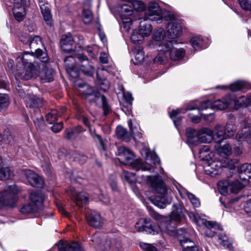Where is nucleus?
Instances as JSON below:
<instances>
[{"mask_svg": "<svg viewBox=\"0 0 251 251\" xmlns=\"http://www.w3.org/2000/svg\"><path fill=\"white\" fill-rule=\"evenodd\" d=\"M39 6L45 21L48 25H51L52 23V16L49 9V4L42 0H39Z\"/></svg>", "mask_w": 251, "mask_h": 251, "instance_id": "29", "label": "nucleus"}, {"mask_svg": "<svg viewBox=\"0 0 251 251\" xmlns=\"http://www.w3.org/2000/svg\"><path fill=\"white\" fill-rule=\"evenodd\" d=\"M144 37L138 31H134L131 35V41L134 44H141L143 40Z\"/></svg>", "mask_w": 251, "mask_h": 251, "instance_id": "54", "label": "nucleus"}, {"mask_svg": "<svg viewBox=\"0 0 251 251\" xmlns=\"http://www.w3.org/2000/svg\"><path fill=\"white\" fill-rule=\"evenodd\" d=\"M131 121L128 122V125L130 127L132 134L129 132L126 128L121 126H119L116 129V133L117 137L126 142H129L132 137V135H135L134 129L131 126Z\"/></svg>", "mask_w": 251, "mask_h": 251, "instance_id": "17", "label": "nucleus"}, {"mask_svg": "<svg viewBox=\"0 0 251 251\" xmlns=\"http://www.w3.org/2000/svg\"><path fill=\"white\" fill-rule=\"evenodd\" d=\"M162 10L160 8L158 4L154 1L149 3L148 10L145 14V19L155 21L157 24L162 23L161 12Z\"/></svg>", "mask_w": 251, "mask_h": 251, "instance_id": "8", "label": "nucleus"}, {"mask_svg": "<svg viewBox=\"0 0 251 251\" xmlns=\"http://www.w3.org/2000/svg\"><path fill=\"white\" fill-rule=\"evenodd\" d=\"M155 227V226L151 223L150 219L146 218L140 219L135 225V228L138 231H145L151 234H155V232H157Z\"/></svg>", "mask_w": 251, "mask_h": 251, "instance_id": "15", "label": "nucleus"}, {"mask_svg": "<svg viewBox=\"0 0 251 251\" xmlns=\"http://www.w3.org/2000/svg\"><path fill=\"white\" fill-rule=\"evenodd\" d=\"M161 18L162 19V21H163V18L167 21H175L174 20L175 16L173 14H172L170 12H169L168 11H164L163 10L161 12Z\"/></svg>", "mask_w": 251, "mask_h": 251, "instance_id": "58", "label": "nucleus"}, {"mask_svg": "<svg viewBox=\"0 0 251 251\" xmlns=\"http://www.w3.org/2000/svg\"><path fill=\"white\" fill-rule=\"evenodd\" d=\"M214 148L217 153L223 157L228 156L231 153V147L227 143L222 146L220 142H217L214 145Z\"/></svg>", "mask_w": 251, "mask_h": 251, "instance_id": "24", "label": "nucleus"}, {"mask_svg": "<svg viewBox=\"0 0 251 251\" xmlns=\"http://www.w3.org/2000/svg\"><path fill=\"white\" fill-rule=\"evenodd\" d=\"M131 5L132 8L137 11H143L146 9L145 3L141 1L132 0Z\"/></svg>", "mask_w": 251, "mask_h": 251, "instance_id": "52", "label": "nucleus"}, {"mask_svg": "<svg viewBox=\"0 0 251 251\" xmlns=\"http://www.w3.org/2000/svg\"><path fill=\"white\" fill-rule=\"evenodd\" d=\"M165 35V32L163 29L159 28L156 30L153 33V38L155 41H161L162 40L163 41L159 44V45L164 41H169V40H165L164 39Z\"/></svg>", "mask_w": 251, "mask_h": 251, "instance_id": "46", "label": "nucleus"}, {"mask_svg": "<svg viewBox=\"0 0 251 251\" xmlns=\"http://www.w3.org/2000/svg\"><path fill=\"white\" fill-rule=\"evenodd\" d=\"M76 119L82 122L83 124L88 128L89 132L91 136L97 140L100 144L101 149L104 151L106 150L104 140L102 139L101 136L96 132L95 129H93L89 119L82 112H79L76 116Z\"/></svg>", "mask_w": 251, "mask_h": 251, "instance_id": "9", "label": "nucleus"}, {"mask_svg": "<svg viewBox=\"0 0 251 251\" xmlns=\"http://www.w3.org/2000/svg\"><path fill=\"white\" fill-rule=\"evenodd\" d=\"M23 174L32 186L37 188H42L43 186L44 181L42 178L33 171L26 169L23 171Z\"/></svg>", "mask_w": 251, "mask_h": 251, "instance_id": "14", "label": "nucleus"}, {"mask_svg": "<svg viewBox=\"0 0 251 251\" xmlns=\"http://www.w3.org/2000/svg\"><path fill=\"white\" fill-rule=\"evenodd\" d=\"M57 120V112L52 110L46 115V121L49 124H53Z\"/></svg>", "mask_w": 251, "mask_h": 251, "instance_id": "48", "label": "nucleus"}, {"mask_svg": "<svg viewBox=\"0 0 251 251\" xmlns=\"http://www.w3.org/2000/svg\"><path fill=\"white\" fill-rule=\"evenodd\" d=\"M143 181H147L152 189L161 195L155 196L151 199V201L160 208H164L171 203V198L166 195V186L160 176H141Z\"/></svg>", "mask_w": 251, "mask_h": 251, "instance_id": "3", "label": "nucleus"}, {"mask_svg": "<svg viewBox=\"0 0 251 251\" xmlns=\"http://www.w3.org/2000/svg\"><path fill=\"white\" fill-rule=\"evenodd\" d=\"M17 193L18 190L14 185L10 186L8 190L0 192V203L3 206H14Z\"/></svg>", "mask_w": 251, "mask_h": 251, "instance_id": "7", "label": "nucleus"}, {"mask_svg": "<svg viewBox=\"0 0 251 251\" xmlns=\"http://www.w3.org/2000/svg\"><path fill=\"white\" fill-rule=\"evenodd\" d=\"M180 244L183 248L182 251H198V248L190 239L185 238L180 240Z\"/></svg>", "mask_w": 251, "mask_h": 251, "instance_id": "35", "label": "nucleus"}, {"mask_svg": "<svg viewBox=\"0 0 251 251\" xmlns=\"http://www.w3.org/2000/svg\"><path fill=\"white\" fill-rule=\"evenodd\" d=\"M38 210L36 207H35L32 204L29 203L24 205L20 210V212L24 214H28L30 213L36 212Z\"/></svg>", "mask_w": 251, "mask_h": 251, "instance_id": "45", "label": "nucleus"}, {"mask_svg": "<svg viewBox=\"0 0 251 251\" xmlns=\"http://www.w3.org/2000/svg\"><path fill=\"white\" fill-rule=\"evenodd\" d=\"M79 87L83 88L82 92L88 97L94 96L93 102L98 105L101 103L104 115H108L111 111V107L108 104L106 98L104 95H101L95 89L90 86L86 83L79 84Z\"/></svg>", "mask_w": 251, "mask_h": 251, "instance_id": "5", "label": "nucleus"}, {"mask_svg": "<svg viewBox=\"0 0 251 251\" xmlns=\"http://www.w3.org/2000/svg\"><path fill=\"white\" fill-rule=\"evenodd\" d=\"M91 240L96 244L102 251H108L111 248L110 241L104 236L101 238V235L99 233L94 234Z\"/></svg>", "mask_w": 251, "mask_h": 251, "instance_id": "18", "label": "nucleus"}, {"mask_svg": "<svg viewBox=\"0 0 251 251\" xmlns=\"http://www.w3.org/2000/svg\"><path fill=\"white\" fill-rule=\"evenodd\" d=\"M182 113L181 109H176L172 111L170 113V117L173 119L174 123L176 126H178L180 123V118L177 117V115L179 113Z\"/></svg>", "mask_w": 251, "mask_h": 251, "instance_id": "53", "label": "nucleus"}, {"mask_svg": "<svg viewBox=\"0 0 251 251\" xmlns=\"http://www.w3.org/2000/svg\"><path fill=\"white\" fill-rule=\"evenodd\" d=\"M244 209L246 214L251 217V198L245 202Z\"/></svg>", "mask_w": 251, "mask_h": 251, "instance_id": "63", "label": "nucleus"}, {"mask_svg": "<svg viewBox=\"0 0 251 251\" xmlns=\"http://www.w3.org/2000/svg\"><path fill=\"white\" fill-rule=\"evenodd\" d=\"M72 155L74 161L81 164H84L87 159V157L85 155L78 151L73 152Z\"/></svg>", "mask_w": 251, "mask_h": 251, "instance_id": "44", "label": "nucleus"}, {"mask_svg": "<svg viewBox=\"0 0 251 251\" xmlns=\"http://www.w3.org/2000/svg\"><path fill=\"white\" fill-rule=\"evenodd\" d=\"M29 47L31 52H28L41 59V62L46 63L49 61L46 50L43 47L42 39L39 36H35L30 39Z\"/></svg>", "mask_w": 251, "mask_h": 251, "instance_id": "6", "label": "nucleus"}, {"mask_svg": "<svg viewBox=\"0 0 251 251\" xmlns=\"http://www.w3.org/2000/svg\"><path fill=\"white\" fill-rule=\"evenodd\" d=\"M149 214L151 217L153 219L155 220L161 221L160 222L163 221V220L165 218V217L162 216L153 210H150L149 211Z\"/></svg>", "mask_w": 251, "mask_h": 251, "instance_id": "64", "label": "nucleus"}, {"mask_svg": "<svg viewBox=\"0 0 251 251\" xmlns=\"http://www.w3.org/2000/svg\"><path fill=\"white\" fill-rule=\"evenodd\" d=\"M212 132L213 139L217 140V142H221L226 138L225 127L220 125L216 126L212 130Z\"/></svg>", "mask_w": 251, "mask_h": 251, "instance_id": "32", "label": "nucleus"}, {"mask_svg": "<svg viewBox=\"0 0 251 251\" xmlns=\"http://www.w3.org/2000/svg\"><path fill=\"white\" fill-rule=\"evenodd\" d=\"M174 43H176L175 40H170L164 41L159 45V52L154 59V62L158 64H164L169 61L168 56L173 61L182 59L184 55V50L182 49L174 48Z\"/></svg>", "mask_w": 251, "mask_h": 251, "instance_id": "4", "label": "nucleus"}, {"mask_svg": "<svg viewBox=\"0 0 251 251\" xmlns=\"http://www.w3.org/2000/svg\"><path fill=\"white\" fill-rule=\"evenodd\" d=\"M31 118L37 129L41 130L44 129L45 125L39 109L34 110V113L31 114Z\"/></svg>", "mask_w": 251, "mask_h": 251, "instance_id": "28", "label": "nucleus"}, {"mask_svg": "<svg viewBox=\"0 0 251 251\" xmlns=\"http://www.w3.org/2000/svg\"><path fill=\"white\" fill-rule=\"evenodd\" d=\"M236 109L242 106H251V96L245 97H241L238 99H236Z\"/></svg>", "mask_w": 251, "mask_h": 251, "instance_id": "41", "label": "nucleus"}, {"mask_svg": "<svg viewBox=\"0 0 251 251\" xmlns=\"http://www.w3.org/2000/svg\"><path fill=\"white\" fill-rule=\"evenodd\" d=\"M187 196L190 201L191 203L195 207H198L200 206V201L197 197H196L193 194L187 192L186 193Z\"/></svg>", "mask_w": 251, "mask_h": 251, "instance_id": "55", "label": "nucleus"}, {"mask_svg": "<svg viewBox=\"0 0 251 251\" xmlns=\"http://www.w3.org/2000/svg\"><path fill=\"white\" fill-rule=\"evenodd\" d=\"M86 218L89 225L95 228H99L102 226L103 222L99 213L93 211L87 212Z\"/></svg>", "mask_w": 251, "mask_h": 251, "instance_id": "19", "label": "nucleus"}, {"mask_svg": "<svg viewBox=\"0 0 251 251\" xmlns=\"http://www.w3.org/2000/svg\"><path fill=\"white\" fill-rule=\"evenodd\" d=\"M135 56V64L141 63L144 59V54L143 47L141 46L135 47L133 50Z\"/></svg>", "mask_w": 251, "mask_h": 251, "instance_id": "40", "label": "nucleus"}, {"mask_svg": "<svg viewBox=\"0 0 251 251\" xmlns=\"http://www.w3.org/2000/svg\"><path fill=\"white\" fill-rule=\"evenodd\" d=\"M187 143L189 145H198L200 144L199 130H196L191 127L186 129Z\"/></svg>", "mask_w": 251, "mask_h": 251, "instance_id": "22", "label": "nucleus"}, {"mask_svg": "<svg viewBox=\"0 0 251 251\" xmlns=\"http://www.w3.org/2000/svg\"><path fill=\"white\" fill-rule=\"evenodd\" d=\"M10 102L8 97L5 94H0V111L7 108L9 105Z\"/></svg>", "mask_w": 251, "mask_h": 251, "instance_id": "51", "label": "nucleus"}, {"mask_svg": "<svg viewBox=\"0 0 251 251\" xmlns=\"http://www.w3.org/2000/svg\"><path fill=\"white\" fill-rule=\"evenodd\" d=\"M60 45L64 52H70L75 50L74 39L70 34L62 36L60 41Z\"/></svg>", "mask_w": 251, "mask_h": 251, "instance_id": "21", "label": "nucleus"}, {"mask_svg": "<svg viewBox=\"0 0 251 251\" xmlns=\"http://www.w3.org/2000/svg\"><path fill=\"white\" fill-rule=\"evenodd\" d=\"M190 43L193 48L196 50L202 47V40L200 37H194L191 39Z\"/></svg>", "mask_w": 251, "mask_h": 251, "instance_id": "50", "label": "nucleus"}, {"mask_svg": "<svg viewBox=\"0 0 251 251\" xmlns=\"http://www.w3.org/2000/svg\"><path fill=\"white\" fill-rule=\"evenodd\" d=\"M143 21L140 22V26L138 32L143 37L148 36L150 35L152 28L151 25L147 22V20L145 19V17L143 18Z\"/></svg>", "mask_w": 251, "mask_h": 251, "instance_id": "36", "label": "nucleus"}, {"mask_svg": "<svg viewBox=\"0 0 251 251\" xmlns=\"http://www.w3.org/2000/svg\"><path fill=\"white\" fill-rule=\"evenodd\" d=\"M182 28L176 21L170 22L167 26L166 38L168 37L171 40H174L181 34Z\"/></svg>", "mask_w": 251, "mask_h": 251, "instance_id": "16", "label": "nucleus"}, {"mask_svg": "<svg viewBox=\"0 0 251 251\" xmlns=\"http://www.w3.org/2000/svg\"><path fill=\"white\" fill-rule=\"evenodd\" d=\"M64 62L65 64L66 68L76 65L75 60L74 57L72 56H68L64 58Z\"/></svg>", "mask_w": 251, "mask_h": 251, "instance_id": "60", "label": "nucleus"}, {"mask_svg": "<svg viewBox=\"0 0 251 251\" xmlns=\"http://www.w3.org/2000/svg\"><path fill=\"white\" fill-rule=\"evenodd\" d=\"M16 61L17 74L21 78L28 80L39 75L41 68V59L36 58L28 51H25L19 55Z\"/></svg>", "mask_w": 251, "mask_h": 251, "instance_id": "1", "label": "nucleus"}, {"mask_svg": "<svg viewBox=\"0 0 251 251\" xmlns=\"http://www.w3.org/2000/svg\"><path fill=\"white\" fill-rule=\"evenodd\" d=\"M184 216V211L181 204L179 203L174 204L170 218L174 221L179 222Z\"/></svg>", "mask_w": 251, "mask_h": 251, "instance_id": "26", "label": "nucleus"}, {"mask_svg": "<svg viewBox=\"0 0 251 251\" xmlns=\"http://www.w3.org/2000/svg\"><path fill=\"white\" fill-rule=\"evenodd\" d=\"M69 75L73 78H76L79 76V72L78 71L76 66L75 65L71 67L66 68Z\"/></svg>", "mask_w": 251, "mask_h": 251, "instance_id": "57", "label": "nucleus"}, {"mask_svg": "<svg viewBox=\"0 0 251 251\" xmlns=\"http://www.w3.org/2000/svg\"><path fill=\"white\" fill-rule=\"evenodd\" d=\"M122 177L130 184L134 183L136 182H139V183L141 182V181H140L139 180L140 177L139 176L136 177L135 174L133 173L124 171L122 174Z\"/></svg>", "mask_w": 251, "mask_h": 251, "instance_id": "42", "label": "nucleus"}, {"mask_svg": "<svg viewBox=\"0 0 251 251\" xmlns=\"http://www.w3.org/2000/svg\"><path fill=\"white\" fill-rule=\"evenodd\" d=\"M235 128L234 124L232 122H228L225 127V131L226 137H230L233 135Z\"/></svg>", "mask_w": 251, "mask_h": 251, "instance_id": "49", "label": "nucleus"}, {"mask_svg": "<svg viewBox=\"0 0 251 251\" xmlns=\"http://www.w3.org/2000/svg\"><path fill=\"white\" fill-rule=\"evenodd\" d=\"M238 172L240 177L243 179H246L245 177L242 178L243 175L247 176L249 178L251 177V164L248 163L243 164L238 167Z\"/></svg>", "mask_w": 251, "mask_h": 251, "instance_id": "39", "label": "nucleus"}, {"mask_svg": "<svg viewBox=\"0 0 251 251\" xmlns=\"http://www.w3.org/2000/svg\"><path fill=\"white\" fill-rule=\"evenodd\" d=\"M245 85V83L242 81H237L229 86L230 89L233 91L235 92L241 90L243 89Z\"/></svg>", "mask_w": 251, "mask_h": 251, "instance_id": "56", "label": "nucleus"}, {"mask_svg": "<svg viewBox=\"0 0 251 251\" xmlns=\"http://www.w3.org/2000/svg\"><path fill=\"white\" fill-rule=\"evenodd\" d=\"M27 106L33 108V111L43 105V100L40 97L33 95H29L26 98Z\"/></svg>", "mask_w": 251, "mask_h": 251, "instance_id": "25", "label": "nucleus"}, {"mask_svg": "<svg viewBox=\"0 0 251 251\" xmlns=\"http://www.w3.org/2000/svg\"><path fill=\"white\" fill-rule=\"evenodd\" d=\"M101 72L102 70H99L97 73V83L99 85L100 89L105 92L109 87V82L104 77L100 76Z\"/></svg>", "mask_w": 251, "mask_h": 251, "instance_id": "38", "label": "nucleus"}, {"mask_svg": "<svg viewBox=\"0 0 251 251\" xmlns=\"http://www.w3.org/2000/svg\"><path fill=\"white\" fill-rule=\"evenodd\" d=\"M58 251H82V249L76 242H61L58 245Z\"/></svg>", "mask_w": 251, "mask_h": 251, "instance_id": "27", "label": "nucleus"}, {"mask_svg": "<svg viewBox=\"0 0 251 251\" xmlns=\"http://www.w3.org/2000/svg\"><path fill=\"white\" fill-rule=\"evenodd\" d=\"M203 169L206 175L211 177H215L219 175L221 172V164L211 161L207 162Z\"/></svg>", "mask_w": 251, "mask_h": 251, "instance_id": "20", "label": "nucleus"}, {"mask_svg": "<svg viewBox=\"0 0 251 251\" xmlns=\"http://www.w3.org/2000/svg\"><path fill=\"white\" fill-rule=\"evenodd\" d=\"M212 130L208 128H202L199 130L200 144L201 143H209L213 139Z\"/></svg>", "mask_w": 251, "mask_h": 251, "instance_id": "33", "label": "nucleus"}, {"mask_svg": "<svg viewBox=\"0 0 251 251\" xmlns=\"http://www.w3.org/2000/svg\"><path fill=\"white\" fill-rule=\"evenodd\" d=\"M218 189L219 192L223 195L229 194L230 181L228 180H223L218 182L217 184Z\"/></svg>", "mask_w": 251, "mask_h": 251, "instance_id": "37", "label": "nucleus"}, {"mask_svg": "<svg viewBox=\"0 0 251 251\" xmlns=\"http://www.w3.org/2000/svg\"><path fill=\"white\" fill-rule=\"evenodd\" d=\"M172 220L170 218L165 217L163 221L160 222L157 226H155V229L157 231L155 232V234L162 232L167 233L171 235H174L176 232V226L173 223Z\"/></svg>", "mask_w": 251, "mask_h": 251, "instance_id": "11", "label": "nucleus"}, {"mask_svg": "<svg viewBox=\"0 0 251 251\" xmlns=\"http://www.w3.org/2000/svg\"><path fill=\"white\" fill-rule=\"evenodd\" d=\"M85 131V130L81 126L78 125L71 129H66L65 131V136L68 139H75L80 133Z\"/></svg>", "mask_w": 251, "mask_h": 251, "instance_id": "31", "label": "nucleus"}, {"mask_svg": "<svg viewBox=\"0 0 251 251\" xmlns=\"http://www.w3.org/2000/svg\"><path fill=\"white\" fill-rule=\"evenodd\" d=\"M236 98L233 94H231L222 100L212 102V109L223 110L228 107L236 108Z\"/></svg>", "mask_w": 251, "mask_h": 251, "instance_id": "10", "label": "nucleus"}, {"mask_svg": "<svg viewBox=\"0 0 251 251\" xmlns=\"http://www.w3.org/2000/svg\"><path fill=\"white\" fill-rule=\"evenodd\" d=\"M83 21L85 24H89L93 20V15L91 11L89 9L83 10L82 12Z\"/></svg>", "mask_w": 251, "mask_h": 251, "instance_id": "47", "label": "nucleus"}, {"mask_svg": "<svg viewBox=\"0 0 251 251\" xmlns=\"http://www.w3.org/2000/svg\"><path fill=\"white\" fill-rule=\"evenodd\" d=\"M75 200L77 201H81L82 202L86 203L88 201V198L85 193L83 192H80L76 194L75 196Z\"/></svg>", "mask_w": 251, "mask_h": 251, "instance_id": "61", "label": "nucleus"}, {"mask_svg": "<svg viewBox=\"0 0 251 251\" xmlns=\"http://www.w3.org/2000/svg\"><path fill=\"white\" fill-rule=\"evenodd\" d=\"M140 248L145 251H157V249L152 245L145 243H140Z\"/></svg>", "mask_w": 251, "mask_h": 251, "instance_id": "62", "label": "nucleus"}, {"mask_svg": "<svg viewBox=\"0 0 251 251\" xmlns=\"http://www.w3.org/2000/svg\"><path fill=\"white\" fill-rule=\"evenodd\" d=\"M236 138L239 142L246 141L248 144H251V126H245L239 131Z\"/></svg>", "mask_w": 251, "mask_h": 251, "instance_id": "23", "label": "nucleus"}, {"mask_svg": "<svg viewBox=\"0 0 251 251\" xmlns=\"http://www.w3.org/2000/svg\"><path fill=\"white\" fill-rule=\"evenodd\" d=\"M25 5H13V12L15 19L18 22L23 21L25 16Z\"/></svg>", "mask_w": 251, "mask_h": 251, "instance_id": "34", "label": "nucleus"}, {"mask_svg": "<svg viewBox=\"0 0 251 251\" xmlns=\"http://www.w3.org/2000/svg\"><path fill=\"white\" fill-rule=\"evenodd\" d=\"M218 240L220 243L223 246L226 247H229V241L228 237L225 234H219Z\"/></svg>", "mask_w": 251, "mask_h": 251, "instance_id": "59", "label": "nucleus"}, {"mask_svg": "<svg viewBox=\"0 0 251 251\" xmlns=\"http://www.w3.org/2000/svg\"><path fill=\"white\" fill-rule=\"evenodd\" d=\"M146 162L150 165L146 166L140 159H134V154L129 149L124 146L119 147L118 153L119 160L126 165H131L136 171H150L155 166L156 162L158 161L159 158L155 154H151L147 149L145 150Z\"/></svg>", "mask_w": 251, "mask_h": 251, "instance_id": "2", "label": "nucleus"}, {"mask_svg": "<svg viewBox=\"0 0 251 251\" xmlns=\"http://www.w3.org/2000/svg\"><path fill=\"white\" fill-rule=\"evenodd\" d=\"M243 188V185L238 180L230 181V191L231 193H237Z\"/></svg>", "mask_w": 251, "mask_h": 251, "instance_id": "43", "label": "nucleus"}, {"mask_svg": "<svg viewBox=\"0 0 251 251\" xmlns=\"http://www.w3.org/2000/svg\"><path fill=\"white\" fill-rule=\"evenodd\" d=\"M42 70L39 72V75L43 82H50L53 80L54 71L50 67L49 61L46 63L41 62Z\"/></svg>", "mask_w": 251, "mask_h": 251, "instance_id": "13", "label": "nucleus"}, {"mask_svg": "<svg viewBox=\"0 0 251 251\" xmlns=\"http://www.w3.org/2000/svg\"><path fill=\"white\" fill-rule=\"evenodd\" d=\"M29 198L33 205L39 210L42 208L43 197L40 191L33 192L30 193Z\"/></svg>", "mask_w": 251, "mask_h": 251, "instance_id": "30", "label": "nucleus"}, {"mask_svg": "<svg viewBox=\"0 0 251 251\" xmlns=\"http://www.w3.org/2000/svg\"><path fill=\"white\" fill-rule=\"evenodd\" d=\"M77 58L79 61V68L83 74L91 76L95 72V69L87 57L83 54H78Z\"/></svg>", "mask_w": 251, "mask_h": 251, "instance_id": "12", "label": "nucleus"}]
</instances>
